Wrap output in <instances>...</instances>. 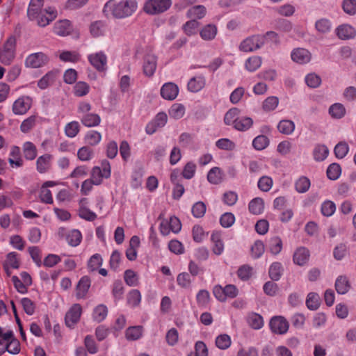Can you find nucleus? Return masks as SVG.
<instances>
[{
	"mask_svg": "<svg viewBox=\"0 0 356 356\" xmlns=\"http://www.w3.org/2000/svg\"><path fill=\"white\" fill-rule=\"evenodd\" d=\"M138 8L136 0H123L116 2L115 0L108 1L103 8V13L107 17L117 19L125 18L131 16Z\"/></svg>",
	"mask_w": 356,
	"mask_h": 356,
	"instance_id": "1",
	"label": "nucleus"
},
{
	"mask_svg": "<svg viewBox=\"0 0 356 356\" xmlns=\"http://www.w3.org/2000/svg\"><path fill=\"white\" fill-rule=\"evenodd\" d=\"M17 39L15 35L9 36L0 47V62L10 65L16 55Z\"/></svg>",
	"mask_w": 356,
	"mask_h": 356,
	"instance_id": "2",
	"label": "nucleus"
},
{
	"mask_svg": "<svg viewBox=\"0 0 356 356\" xmlns=\"http://www.w3.org/2000/svg\"><path fill=\"white\" fill-rule=\"evenodd\" d=\"M111 175V164L108 161L104 159L101 163V167L95 166L92 168L90 179L95 185H100L104 179H108Z\"/></svg>",
	"mask_w": 356,
	"mask_h": 356,
	"instance_id": "3",
	"label": "nucleus"
},
{
	"mask_svg": "<svg viewBox=\"0 0 356 356\" xmlns=\"http://www.w3.org/2000/svg\"><path fill=\"white\" fill-rule=\"evenodd\" d=\"M172 5L171 0H148L144 6V11L155 15L166 11Z\"/></svg>",
	"mask_w": 356,
	"mask_h": 356,
	"instance_id": "4",
	"label": "nucleus"
},
{
	"mask_svg": "<svg viewBox=\"0 0 356 356\" xmlns=\"http://www.w3.org/2000/svg\"><path fill=\"white\" fill-rule=\"evenodd\" d=\"M187 15L188 17H194V19L187 22L184 26L185 33L191 35L198 31L199 22L197 19H200V6H195L189 9Z\"/></svg>",
	"mask_w": 356,
	"mask_h": 356,
	"instance_id": "5",
	"label": "nucleus"
},
{
	"mask_svg": "<svg viewBox=\"0 0 356 356\" xmlns=\"http://www.w3.org/2000/svg\"><path fill=\"white\" fill-rule=\"evenodd\" d=\"M264 37L261 35H253L242 40L239 44V49L243 52H252L263 46Z\"/></svg>",
	"mask_w": 356,
	"mask_h": 356,
	"instance_id": "6",
	"label": "nucleus"
},
{
	"mask_svg": "<svg viewBox=\"0 0 356 356\" xmlns=\"http://www.w3.org/2000/svg\"><path fill=\"white\" fill-rule=\"evenodd\" d=\"M58 236L60 238H65L67 243L72 247L79 245L82 240V234L78 229L67 231L64 227L59 228Z\"/></svg>",
	"mask_w": 356,
	"mask_h": 356,
	"instance_id": "7",
	"label": "nucleus"
},
{
	"mask_svg": "<svg viewBox=\"0 0 356 356\" xmlns=\"http://www.w3.org/2000/svg\"><path fill=\"white\" fill-rule=\"evenodd\" d=\"M49 61L47 55L42 52L33 53L29 55L25 59L26 67L39 68L47 65Z\"/></svg>",
	"mask_w": 356,
	"mask_h": 356,
	"instance_id": "8",
	"label": "nucleus"
},
{
	"mask_svg": "<svg viewBox=\"0 0 356 356\" xmlns=\"http://www.w3.org/2000/svg\"><path fill=\"white\" fill-rule=\"evenodd\" d=\"M82 314V307L80 304H74L65 316V325L70 328H74L75 325L79 321Z\"/></svg>",
	"mask_w": 356,
	"mask_h": 356,
	"instance_id": "9",
	"label": "nucleus"
},
{
	"mask_svg": "<svg viewBox=\"0 0 356 356\" xmlns=\"http://www.w3.org/2000/svg\"><path fill=\"white\" fill-rule=\"evenodd\" d=\"M269 326L274 334H284L289 330V324L285 318L282 316H277L270 319Z\"/></svg>",
	"mask_w": 356,
	"mask_h": 356,
	"instance_id": "10",
	"label": "nucleus"
},
{
	"mask_svg": "<svg viewBox=\"0 0 356 356\" xmlns=\"http://www.w3.org/2000/svg\"><path fill=\"white\" fill-rule=\"evenodd\" d=\"M32 99L29 96H22L17 99L13 104V112L15 115H24L31 108Z\"/></svg>",
	"mask_w": 356,
	"mask_h": 356,
	"instance_id": "11",
	"label": "nucleus"
},
{
	"mask_svg": "<svg viewBox=\"0 0 356 356\" xmlns=\"http://www.w3.org/2000/svg\"><path fill=\"white\" fill-rule=\"evenodd\" d=\"M90 63L98 71L103 72L106 68L107 57L103 52L92 54L88 56Z\"/></svg>",
	"mask_w": 356,
	"mask_h": 356,
	"instance_id": "12",
	"label": "nucleus"
},
{
	"mask_svg": "<svg viewBox=\"0 0 356 356\" xmlns=\"http://www.w3.org/2000/svg\"><path fill=\"white\" fill-rule=\"evenodd\" d=\"M161 96L166 100H174L179 94L178 86L172 82L164 83L160 90Z\"/></svg>",
	"mask_w": 356,
	"mask_h": 356,
	"instance_id": "13",
	"label": "nucleus"
},
{
	"mask_svg": "<svg viewBox=\"0 0 356 356\" xmlns=\"http://www.w3.org/2000/svg\"><path fill=\"white\" fill-rule=\"evenodd\" d=\"M57 16V11L54 8L49 7L42 12L40 13L35 18L38 20V24L40 26H45L48 25L50 22L53 21Z\"/></svg>",
	"mask_w": 356,
	"mask_h": 356,
	"instance_id": "14",
	"label": "nucleus"
},
{
	"mask_svg": "<svg viewBox=\"0 0 356 356\" xmlns=\"http://www.w3.org/2000/svg\"><path fill=\"white\" fill-rule=\"evenodd\" d=\"M91 285V280L87 276H83L76 286V297L77 299L85 298Z\"/></svg>",
	"mask_w": 356,
	"mask_h": 356,
	"instance_id": "15",
	"label": "nucleus"
},
{
	"mask_svg": "<svg viewBox=\"0 0 356 356\" xmlns=\"http://www.w3.org/2000/svg\"><path fill=\"white\" fill-rule=\"evenodd\" d=\"M335 33L341 40H350L356 36L355 29L350 24L339 25L335 29Z\"/></svg>",
	"mask_w": 356,
	"mask_h": 356,
	"instance_id": "16",
	"label": "nucleus"
},
{
	"mask_svg": "<svg viewBox=\"0 0 356 356\" xmlns=\"http://www.w3.org/2000/svg\"><path fill=\"white\" fill-rule=\"evenodd\" d=\"M57 184L54 181H47L42 185L40 191L39 197L42 202L45 204H52L53 197L49 187L55 186Z\"/></svg>",
	"mask_w": 356,
	"mask_h": 356,
	"instance_id": "17",
	"label": "nucleus"
},
{
	"mask_svg": "<svg viewBox=\"0 0 356 356\" xmlns=\"http://www.w3.org/2000/svg\"><path fill=\"white\" fill-rule=\"evenodd\" d=\"M291 57L294 62L300 64H305L310 61L311 54L306 49L297 48L291 52Z\"/></svg>",
	"mask_w": 356,
	"mask_h": 356,
	"instance_id": "18",
	"label": "nucleus"
},
{
	"mask_svg": "<svg viewBox=\"0 0 356 356\" xmlns=\"http://www.w3.org/2000/svg\"><path fill=\"white\" fill-rule=\"evenodd\" d=\"M143 72L147 76H152L156 69V57L153 54H147L143 60Z\"/></svg>",
	"mask_w": 356,
	"mask_h": 356,
	"instance_id": "19",
	"label": "nucleus"
},
{
	"mask_svg": "<svg viewBox=\"0 0 356 356\" xmlns=\"http://www.w3.org/2000/svg\"><path fill=\"white\" fill-rule=\"evenodd\" d=\"M72 26L67 19L58 21L54 26V33L59 36H66L71 33Z\"/></svg>",
	"mask_w": 356,
	"mask_h": 356,
	"instance_id": "20",
	"label": "nucleus"
},
{
	"mask_svg": "<svg viewBox=\"0 0 356 356\" xmlns=\"http://www.w3.org/2000/svg\"><path fill=\"white\" fill-rule=\"evenodd\" d=\"M309 258V250L303 247L298 248L293 254V261L298 266H304L306 264Z\"/></svg>",
	"mask_w": 356,
	"mask_h": 356,
	"instance_id": "21",
	"label": "nucleus"
},
{
	"mask_svg": "<svg viewBox=\"0 0 356 356\" xmlns=\"http://www.w3.org/2000/svg\"><path fill=\"white\" fill-rule=\"evenodd\" d=\"M57 70H51L44 75L38 81V86L41 90L47 88L51 85L58 76Z\"/></svg>",
	"mask_w": 356,
	"mask_h": 356,
	"instance_id": "22",
	"label": "nucleus"
},
{
	"mask_svg": "<svg viewBox=\"0 0 356 356\" xmlns=\"http://www.w3.org/2000/svg\"><path fill=\"white\" fill-rule=\"evenodd\" d=\"M87 202L86 198H82L79 202V216L82 219L87 221H94L97 215L93 211H90L88 208L84 206V204Z\"/></svg>",
	"mask_w": 356,
	"mask_h": 356,
	"instance_id": "23",
	"label": "nucleus"
},
{
	"mask_svg": "<svg viewBox=\"0 0 356 356\" xmlns=\"http://www.w3.org/2000/svg\"><path fill=\"white\" fill-rule=\"evenodd\" d=\"M52 156L45 154L39 156L36 161V169L40 173H45L51 167Z\"/></svg>",
	"mask_w": 356,
	"mask_h": 356,
	"instance_id": "24",
	"label": "nucleus"
},
{
	"mask_svg": "<svg viewBox=\"0 0 356 356\" xmlns=\"http://www.w3.org/2000/svg\"><path fill=\"white\" fill-rule=\"evenodd\" d=\"M81 123L87 127H92L98 126L101 122V118L95 113H88L80 116Z\"/></svg>",
	"mask_w": 356,
	"mask_h": 356,
	"instance_id": "25",
	"label": "nucleus"
},
{
	"mask_svg": "<svg viewBox=\"0 0 356 356\" xmlns=\"http://www.w3.org/2000/svg\"><path fill=\"white\" fill-rule=\"evenodd\" d=\"M8 162L12 168H19L23 165V161L20 156V149L17 146L11 148Z\"/></svg>",
	"mask_w": 356,
	"mask_h": 356,
	"instance_id": "26",
	"label": "nucleus"
},
{
	"mask_svg": "<svg viewBox=\"0 0 356 356\" xmlns=\"http://www.w3.org/2000/svg\"><path fill=\"white\" fill-rule=\"evenodd\" d=\"M143 332V327L140 325L131 326L126 330L125 337L129 341H136L139 339Z\"/></svg>",
	"mask_w": 356,
	"mask_h": 356,
	"instance_id": "27",
	"label": "nucleus"
},
{
	"mask_svg": "<svg viewBox=\"0 0 356 356\" xmlns=\"http://www.w3.org/2000/svg\"><path fill=\"white\" fill-rule=\"evenodd\" d=\"M249 211L254 215L261 213L264 209V202L262 198L255 197L252 199L248 205Z\"/></svg>",
	"mask_w": 356,
	"mask_h": 356,
	"instance_id": "28",
	"label": "nucleus"
},
{
	"mask_svg": "<svg viewBox=\"0 0 356 356\" xmlns=\"http://www.w3.org/2000/svg\"><path fill=\"white\" fill-rule=\"evenodd\" d=\"M247 321L248 325L254 330H259L264 326L263 317L257 313L250 314Z\"/></svg>",
	"mask_w": 356,
	"mask_h": 356,
	"instance_id": "29",
	"label": "nucleus"
},
{
	"mask_svg": "<svg viewBox=\"0 0 356 356\" xmlns=\"http://www.w3.org/2000/svg\"><path fill=\"white\" fill-rule=\"evenodd\" d=\"M185 111V106L182 104L175 103L171 106L168 113L171 118L179 120L184 115Z\"/></svg>",
	"mask_w": 356,
	"mask_h": 356,
	"instance_id": "30",
	"label": "nucleus"
},
{
	"mask_svg": "<svg viewBox=\"0 0 356 356\" xmlns=\"http://www.w3.org/2000/svg\"><path fill=\"white\" fill-rule=\"evenodd\" d=\"M218 33V29L213 24H209L202 28V39L211 40L215 38Z\"/></svg>",
	"mask_w": 356,
	"mask_h": 356,
	"instance_id": "31",
	"label": "nucleus"
},
{
	"mask_svg": "<svg viewBox=\"0 0 356 356\" xmlns=\"http://www.w3.org/2000/svg\"><path fill=\"white\" fill-rule=\"evenodd\" d=\"M102 140V134L95 130L88 131L84 137L85 143L90 146L98 145Z\"/></svg>",
	"mask_w": 356,
	"mask_h": 356,
	"instance_id": "32",
	"label": "nucleus"
},
{
	"mask_svg": "<svg viewBox=\"0 0 356 356\" xmlns=\"http://www.w3.org/2000/svg\"><path fill=\"white\" fill-rule=\"evenodd\" d=\"M241 111L237 108H230L225 115L224 122L227 125H234L239 118Z\"/></svg>",
	"mask_w": 356,
	"mask_h": 356,
	"instance_id": "33",
	"label": "nucleus"
},
{
	"mask_svg": "<svg viewBox=\"0 0 356 356\" xmlns=\"http://www.w3.org/2000/svg\"><path fill=\"white\" fill-rule=\"evenodd\" d=\"M213 244V252L215 254L220 255L224 250V244L221 240L220 234L218 232H213L211 237Z\"/></svg>",
	"mask_w": 356,
	"mask_h": 356,
	"instance_id": "34",
	"label": "nucleus"
},
{
	"mask_svg": "<svg viewBox=\"0 0 356 356\" xmlns=\"http://www.w3.org/2000/svg\"><path fill=\"white\" fill-rule=\"evenodd\" d=\"M261 58L257 56H253L248 58L245 63V68L250 72H253L258 70L261 65Z\"/></svg>",
	"mask_w": 356,
	"mask_h": 356,
	"instance_id": "35",
	"label": "nucleus"
},
{
	"mask_svg": "<svg viewBox=\"0 0 356 356\" xmlns=\"http://www.w3.org/2000/svg\"><path fill=\"white\" fill-rule=\"evenodd\" d=\"M279 131L285 135L291 134L295 129V124L292 120H282L277 124Z\"/></svg>",
	"mask_w": 356,
	"mask_h": 356,
	"instance_id": "36",
	"label": "nucleus"
},
{
	"mask_svg": "<svg viewBox=\"0 0 356 356\" xmlns=\"http://www.w3.org/2000/svg\"><path fill=\"white\" fill-rule=\"evenodd\" d=\"M253 124V120L249 117L239 118L234 125V128L240 131L248 130Z\"/></svg>",
	"mask_w": 356,
	"mask_h": 356,
	"instance_id": "37",
	"label": "nucleus"
},
{
	"mask_svg": "<svg viewBox=\"0 0 356 356\" xmlns=\"http://www.w3.org/2000/svg\"><path fill=\"white\" fill-rule=\"evenodd\" d=\"M335 289L339 294L346 293L350 289V284L347 277L345 276H339L335 282Z\"/></svg>",
	"mask_w": 356,
	"mask_h": 356,
	"instance_id": "38",
	"label": "nucleus"
},
{
	"mask_svg": "<svg viewBox=\"0 0 356 356\" xmlns=\"http://www.w3.org/2000/svg\"><path fill=\"white\" fill-rule=\"evenodd\" d=\"M329 150L324 145H317L313 151L314 159L317 161L325 160L328 156Z\"/></svg>",
	"mask_w": 356,
	"mask_h": 356,
	"instance_id": "39",
	"label": "nucleus"
},
{
	"mask_svg": "<svg viewBox=\"0 0 356 356\" xmlns=\"http://www.w3.org/2000/svg\"><path fill=\"white\" fill-rule=\"evenodd\" d=\"M311 185L310 180L305 176L299 177L295 182L296 191L299 193L307 192Z\"/></svg>",
	"mask_w": 356,
	"mask_h": 356,
	"instance_id": "40",
	"label": "nucleus"
},
{
	"mask_svg": "<svg viewBox=\"0 0 356 356\" xmlns=\"http://www.w3.org/2000/svg\"><path fill=\"white\" fill-rule=\"evenodd\" d=\"M208 181L213 184H218L222 180V173L218 167L212 168L207 175Z\"/></svg>",
	"mask_w": 356,
	"mask_h": 356,
	"instance_id": "41",
	"label": "nucleus"
},
{
	"mask_svg": "<svg viewBox=\"0 0 356 356\" xmlns=\"http://www.w3.org/2000/svg\"><path fill=\"white\" fill-rule=\"evenodd\" d=\"M329 113L333 118L341 119L345 115L346 109L343 104L335 103L330 107Z\"/></svg>",
	"mask_w": 356,
	"mask_h": 356,
	"instance_id": "42",
	"label": "nucleus"
},
{
	"mask_svg": "<svg viewBox=\"0 0 356 356\" xmlns=\"http://www.w3.org/2000/svg\"><path fill=\"white\" fill-rule=\"evenodd\" d=\"M23 152L27 160H33L37 156V149L31 142H26L23 145Z\"/></svg>",
	"mask_w": 356,
	"mask_h": 356,
	"instance_id": "43",
	"label": "nucleus"
},
{
	"mask_svg": "<svg viewBox=\"0 0 356 356\" xmlns=\"http://www.w3.org/2000/svg\"><path fill=\"white\" fill-rule=\"evenodd\" d=\"M283 268L282 265L280 262L273 263L268 270L270 277L275 281H277L280 279L282 275Z\"/></svg>",
	"mask_w": 356,
	"mask_h": 356,
	"instance_id": "44",
	"label": "nucleus"
},
{
	"mask_svg": "<svg viewBox=\"0 0 356 356\" xmlns=\"http://www.w3.org/2000/svg\"><path fill=\"white\" fill-rule=\"evenodd\" d=\"M108 314V309L104 305H97L93 310L92 318L97 322H102Z\"/></svg>",
	"mask_w": 356,
	"mask_h": 356,
	"instance_id": "45",
	"label": "nucleus"
},
{
	"mask_svg": "<svg viewBox=\"0 0 356 356\" xmlns=\"http://www.w3.org/2000/svg\"><path fill=\"white\" fill-rule=\"evenodd\" d=\"M106 29L105 23L102 21H96L91 24L90 31L93 37H99L104 35Z\"/></svg>",
	"mask_w": 356,
	"mask_h": 356,
	"instance_id": "46",
	"label": "nucleus"
},
{
	"mask_svg": "<svg viewBox=\"0 0 356 356\" xmlns=\"http://www.w3.org/2000/svg\"><path fill=\"white\" fill-rule=\"evenodd\" d=\"M306 305L309 309L316 310L320 305V297L318 293L311 292L307 295Z\"/></svg>",
	"mask_w": 356,
	"mask_h": 356,
	"instance_id": "47",
	"label": "nucleus"
},
{
	"mask_svg": "<svg viewBox=\"0 0 356 356\" xmlns=\"http://www.w3.org/2000/svg\"><path fill=\"white\" fill-rule=\"evenodd\" d=\"M141 302V294L137 289L131 290L127 295V303L132 307H135Z\"/></svg>",
	"mask_w": 356,
	"mask_h": 356,
	"instance_id": "48",
	"label": "nucleus"
},
{
	"mask_svg": "<svg viewBox=\"0 0 356 356\" xmlns=\"http://www.w3.org/2000/svg\"><path fill=\"white\" fill-rule=\"evenodd\" d=\"M80 131V125L77 121H72L65 127V133L69 138H74Z\"/></svg>",
	"mask_w": 356,
	"mask_h": 356,
	"instance_id": "49",
	"label": "nucleus"
},
{
	"mask_svg": "<svg viewBox=\"0 0 356 356\" xmlns=\"http://www.w3.org/2000/svg\"><path fill=\"white\" fill-rule=\"evenodd\" d=\"M265 250L264 245L261 241H256L250 249L251 257L256 259L262 256Z\"/></svg>",
	"mask_w": 356,
	"mask_h": 356,
	"instance_id": "50",
	"label": "nucleus"
},
{
	"mask_svg": "<svg viewBox=\"0 0 356 356\" xmlns=\"http://www.w3.org/2000/svg\"><path fill=\"white\" fill-rule=\"evenodd\" d=\"M90 91L89 85L84 81H79L74 86V94L76 97H83Z\"/></svg>",
	"mask_w": 356,
	"mask_h": 356,
	"instance_id": "51",
	"label": "nucleus"
},
{
	"mask_svg": "<svg viewBox=\"0 0 356 356\" xmlns=\"http://www.w3.org/2000/svg\"><path fill=\"white\" fill-rule=\"evenodd\" d=\"M77 156L82 161H90L94 157V151L88 146H83L78 150Z\"/></svg>",
	"mask_w": 356,
	"mask_h": 356,
	"instance_id": "52",
	"label": "nucleus"
},
{
	"mask_svg": "<svg viewBox=\"0 0 356 356\" xmlns=\"http://www.w3.org/2000/svg\"><path fill=\"white\" fill-rule=\"evenodd\" d=\"M269 145V139L264 135H259L252 140V146L257 150H263Z\"/></svg>",
	"mask_w": 356,
	"mask_h": 356,
	"instance_id": "53",
	"label": "nucleus"
},
{
	"mask_svg": "<svg viewBox=\"0 0 356 356\" xmlns=\"http://www.w3.org/2000/svg\"><path fill=\"white\" fill-rule=\"evenodd\" d=\"M273 184V181L272 178L268 176H262L257 182L259 189L263 192L269 191L272 188Z\"/></svg>",
	"mask_w": 356,
	"mask_h": 356,
	"instance_id": "54",
	"label": "nucleus"
},
{
	"mask_svg": "<svg viewBox=\"0 0 356 356\" xmlns=\"http://www.w3.org/2000/svg\"><path fill=\"white\" fill-rule=\"evenodd\" d=\"M3 264L6 265V266H10L11 268L17 269L19 267L18 254L15 252L8 253L6 255Z\"/></svg>",
	"mask_w": 356,
	"mask_h": 356,
	"instance_id": "55",
	"label": "nucleus"
},
{
	"mask_svg": "<svg viewBox=\"0 0 356 356\" xmlns=\"http://www.w3.org/2000/svg\"><path fill=\"white\" fill-rule=\"evenodd\" d=\"M279 104V99L275 96L267 97L263 102L262 108L266 112L275 110Z\"/></svg>",
	"mask_w": 356,
	"mask_h": 356,
	"instance_id": "56",
	"label": "nucleus"
},
{
	"mask_svg": "<svg viewBox=\"0 0 356 356\" xmlns=\"http://www.w3.org/2000/svg\"><path fill=\"white\" fill-rule=\"evenodd\" d=\"M231 338L226 334H220L216 339V345L218 348L221 350H225L231 346Z\"/></svg>",
	"mask_w": 356,
	"mask_h": 356,
	"instance_id": "57",
	"label": "nucleus"
},
{
	"mask_svg": "<svg viewBox=\"0 0 356 356\" xmlns=\"http://www.w3.org/2000/svg\"><path fill=\"white\" fill-rule=\"evenodd\" d=\"M103 263V259L99 254H93L88 262V268L90 271L97 270Z\"/></svg>",
	"mask_w": 356,
	"mask_h": 356,
	"instance_id": "58",
	"label": "nucleus"
},
{
	"mask_svg": "<svg viewBox=\"0 0 356 356\" xmlns=\"http://www.w3.org/2000/svg\"><path fill=\"white\" fill-rule=\"evenodd\" d=\"M6 351H8L10 354H17L20 351L19 341L15 338L13 333V337L8 340Z\"/></svg>",
	"mask_w": 356,
	"mask_h": 356,
	"instance_id": "59",
	"label": "nucleus"
},
{
	"mask_svg": "<svg viewBox=\"0 0 356 356\" xmlns=\"http://www.w3.org/2000/svg\"><path fill=\"white\" fill-rule=\"evenodd\" d=\"M315 27L319 33H326L331 30L332 24L329 19L322 18L316 21Z\"/></svg>",
	"mask_w": 356,
	"mask_h": 356,
	"instance_id": "60",
	"label": "nucleus"
},
{
	"mask_svg": "<svg viewBox=\"0 0 356 356\" xmlns=\"http://www.w3.org/2000/svg\"><path fill=\"white\" fill-rule=\"evenodd\" d=\"M341 172V167L337 163H332L327 169V176L331 180L337 179Z\"/></svg>",
	"mask_w": 356,
	"mask_h": 356,
	"instance_id": "61",
	"label": "nucleus"
},
{
	"mask_svg": "<svg viewBox=\"0 0 356 356\" xmlns=\"http://www.w3.org/2000/svg\"><path fill=\"white\" fill-rule=\"evenodd\" d=\"M20 302L27 315L31 316L35 313V304L30 298H23L21 299Z\"/></svg>",
	"mask_w": 356,
	"mask_h": 356,
	"instance_id": "62",
	"label": "nucleus"
},
{
	"mask_svg": "<svg viewBox=\"0 0 356 356\" xmlns=\"http://www.w3.org/2000/svg\"><path fill=\"white\" fill-rule=\"evenodd\" d=\"M349 151L348 145L346 142L339 143L334 149L335 156L338 159L344 158Z\"/></svg>",
	"mask_w": 356,
	"mask_h": 356,
	"instance_id": "63",
	"label": "nucleus"
},
{
	"mask_svg": "<svg viewBox=\"0 0 356 356\" xmlns=\"http://www.w3.org/2000/svg\"><path fill=\"white\" fill-rule=\"evenodd\" d=\"M342 8L348 15H354L356 14V0H343Z\"/></svg>",
	"mask_w": 356,
	"mask_h": 356,
	"instance_id": "64",
	"label": "nucleus"
}]
</instances>
